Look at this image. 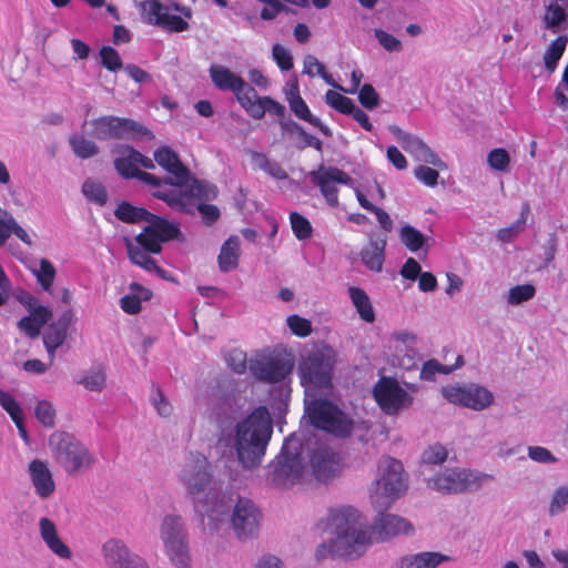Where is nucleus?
I'll return each instance as SVG.
<instances>
[{"instance_id": "obj_1", "label": "nucleus", "mask_w": 568, "mask_h": 568, "mask_svg": "<svg viewBox=\"0 0 568 568\" xmlns=\"http://www.w3.org/2000/svg\"><path fill=\"white\" fill-rule=\"evenodd\" d=\"M337 363V352L323 344L306 353L298 364V376L305 389V413L311 424L317 428L345 438L351 435L354 422L335 404L317 398V392L327 393L333 387V372Z\"/></svg>"}, {"instance_id": "obj_2", "label": "nucleus", "mask_w": 568, "mask_h": 568, "mask_svg": "<svg viewBox=\"0 0 568 568\" xmlns=\"http://www.w3.org/2000/svg\"><path fill=\"white\" fill-rule=\"evenodd\" d=\"M325 528L335 535L328 544L329 552L334 556L358 559L372 545V537L365 529L361 513L352 506L329 509Z\"/></svg>"}, {"instance_id": "obj_3", "label": "nucleus", "mask_w": 568, "mask_h": 568, "mask_svg": "<svg viewBox=\"0 0 568 568\" xmlns=\"http://www.w3.org/2000/svg\"><path fill=\"white\" fill-rule=\"evenodd\" d=\"M272 432L271 415L265 406L256 407L236 424L234 448L243 467L254 468L261 464Z\"/></svg>"}, {"instance_id": "obj_4", "label": "nucleus", "mask_w": 568, "mask_h": 568, "mask_svg": "<svg viewBox=\"0 0 568 568\" xmlns=\"http://www.w3.org/2000/svg\"><path fill=\"white\" fill-rule=\"evenodd\" d=\"M179 479L184 486L187 496L192 499L196 513L201 516L207 515L209 517L222 513L221 508H224L223 503L209 504L200 499V495L206 494L209 496L212 491L209 488L213 479L211 464L203 454L197 452L189 454L179 474Z\"/></svg>"}, {"instance_id": "obj_5", "label": "nucleus", "mask_w": 568, "mask_h": 568, "mask_svg": "<svg viewBox=\"0 0 568 568\" xmlns=\"http://www.w3.org/2000/svg\"><path fill=\"white\" fill-rule=\"evenodd\" d=\"M48 445L55 463L69 476H78L95 463L88 447L70 433L55 430L50 435Z\"/></svg>"}, {"instance_id": "obj_6", "label": "nucleus", "mask_w": 568, "mask_h": 568, "mask_svg": "<svg viewBox=\"0 0 568 568\" xmlns=\"http://www.w3.org/2000/svg\"><path fill=\"white\" fill-rule=\"evenodd\" d=\"M219 190L216 185L204 180H199L190 174V181L181 189L158 190L153 196L165 202L172 210L195 215V204L216 199Z\"/></svg>"}, {"instance_id": "obj_7", "label": "nucleus", "mask_w": 568, "mask_h": 568, "mask_svg": "<svg viewBox=\"0 0 568 568\" xmlns=\"http://www.w3.org/2000/svg\"><path fill=\"white\" fill-rule=\"evenodd\" d=\"M378 470L379 477L375 481L371 501L374 509L387 510L407 488L405 473L403 464L392 457L384 458Z\"/></svg>"}, {"instance_id": "obj_8", "label": "nucleus", "mask_w": 568, "mask_h": 568, "mask_svg": "<svg viewBox=\"0 0 568 568\" xmlns=\"http://www.w3.org/2000/svg\"><path fill=\"white\" fill-rule=\"evenodd\" d=\"M300 449L301 443L294 435L285 439L281 453L271 465L270 480L274 486L290 487L302 479L304 464Z\"/></svg>"}, {"instance_id": "obj_9", "label": "nucleus", "mask_w": 568, "mask_h": 568, "mask_svg": "<svg viewBox=\"0 0 568 568\" xmlns=\"http://www.w3.org/2000/svg\"><path fill=\"white\" fill-rule=\"evenodd\" d=\"M160 538L165 554L176 568H190L187 531L179 515H165L160 525Z\"/></svg>"}, {"instance_id": "obj_10", "label": "nucleus", "mask_w": 568, "mask_h": 568, "mask_svg": "<svg viewBox=\"0 0 568 568\" xmlns=\"http://www.w3.org/2000/svg\"><path fill=\"white\" fill-rule=\"evenodd\" d=\"M92 130L89 134L101 141L108 140H136L146 138L152 140L154 134L143 124L128 118L104 115L91 120Z\"/></svg>"}, {"instance_id": "obj_11", "label": "nucleus", "mask_w": 568, "mask_h": 568, "mask_svg": "<svg viewBox=\"0 0 568 568\" xmlns=\"http://www.w3.org/2000/svg\"><path fill=\"white\" fill-rule=\"evenodd\" d=\"M493 477L487 474H477L466 468H447L445 471L427 480L428 488L442 494H463L477 490L485 479Z\"/></svg>"}, {"instance_id": "obj_12", "label": "nucleus", "mask_w": 568, "mask_h": 568, "mask_svg": "<svg viewBox=\"0 0 568 568\" xmlns=\"http://www.w3.org/2000/svg\"><path fill=\"white\" fill-rule=\"evenodd\" d=\"M221 503L224 505V508H221L222 514H224L225 510L231 508V505H226L224 499H221L219 504ZM217 517L219 514H214L212 518ZM261 517V511L251 499L239 497L234 505H232L230 518L236 537L241 540L254 538L258 532Z\"/></svg>"}, {"instance_id": "obj_13", "label": "nucleus", "mask_w": 568, "mask_h": 568, "mask_svg": "<svg viewBox=\"0 0 568 568\" xmlns=\"http://www.w3.org/2000/svg\"><path fill=\"white\" fill-rule=\"evenodd\" d=\"M171 240L183 243L185 237L178 224L171 223L166 219L153 213L150 214L148 225L135 237L136 243L151 252V254H160L162 243Z\"/></svg>"}, {"instance_id": "obj_14", "label": "nucleus", "mask_w": 568, "mask_h": 568, "mask_svg": "<svg viewBox=\"0 0 568 568\" xmlns=\"http://www.w3.org/2000/svg\"><path fill=\"white\" fill-rule=\"evenodd\" d=\"M440 392L450 404L473 410H484L494 402V395L490 390L474 383L447 385L442 387Z\"/></svg>"}, {"instance_id": "obj_15", "label": "nucleus", "mask_w": 568, "mask_h": 568, "mask_svg": "<svg viewBox=\"0 0 568 568\" xmlns=\"http://www.w3.org/2000/svg\"><path fill=\"white\" fill-rule=\"evenodd\" d=\"M373 395L382 410L387 415H396L413 403V397L399 386L397 381L388 377H382L376 383Z\"/></svg>"}, {"instance_id": "obj_16", "label": "nucleus", "mask_w": 568, "mask_h": 568, "mask_svg": "<svg viewBox=\"0 0 568 568\" xmlns=\"http://www.w3.org/2000/svg\"><path fill=\"white\" fill-rule=\"evenodd\" d=\"M312 183L320 187L326 203L335 207L338 205V190L335 183L352 185L353 179L343 170L335 166H324L321 164L317 170L308 172Z\"/></svg>"}, {"instance_id": "obj_17", "label": "nucleus", "mask_w": 568, "mask_h": 568, "mask_svg": "<svg viewBox=\"0 0 568 568\" xmlns=\"http://www.w3.org/2000/svg\"><path fill=\"white\" fill-rule=\"evenodd\" d=\"M292 359L283 356H262L250 363L252 375L260 382L274 384L284 381L293 371Z\"/></svg>"}, {"instance_id": "obj_18", "label": "nucleus", "mask_w": 568, "mask_h": 568, "mask_svg": "<svg viewBox=\"0 0 568 568\" xmlns=\"http://www.w3.org/2000/svg\"><path fill=\"white\" fill-rule=\"evenodd\" d=\"M169 6L161 0H144L140 4L141 14L149 24L158 26L170 32H182L189 23L180 16L170 14Z\"/></svg>"}, {"instance_id": "obj_19", "label": "nucleus", "mask_w": 568, "mask_h": 568, "mask_svg": "<svg viewBox=\"0 0 568 568\" xmlns=\"http://www.w3.org/2000/svg\"><path fill=\"white\" fill-rule=\"evenodd\" d=\"M377 517L369 526L368 534L372 539L377 541H386L399 535H410L414 531V526L404 517L398 515L388 514L386 510L375 509Z\"/></svg>"}, {"instance_id": "obj_20", "label": "nucleus", "mask_w": 568, "mask_h": 568, "mask_svg": "<svg viewBox=\"0 0 568 568\" xmlns=\"http://www.w3.org/2000/svg\"><path fill=\"white\" fill-rule=\"evenodd\" d=\"M311 466L320 481L328 483L341 473L342 457L329 445L320 443L312 452Z\"/></svg>"}, {"instance_id": "obj_21", "label": "nucleus", "mask_w": 568, "mask_h": 568, "mask_svg": "<svg viewBox=\"0 0 568 568\" xmlns=\"http://www.w3.org/2000/svg\"><path fill=\"white\" fill-rule=\"evenodd\" d=\"M389 130L396 136L402 148L412 154L415 160L432 164L440 170L447 168L446 163L418 136L407 133L396 125H392Z\"/></svg>"}, {"instance_id": "obj_22", "label": "nucleus", "mask_w": 568, "mask_h": 568, "mask_svg": "<svg viewBox=\"0 0 568 568\" xmlns=\"http://www.w3.org/2000/svg\"><path fill=\"white\" fill-rule=\"evenodd\" d=\"M244 402L234 390H217L212 396V415L221 428L232 424L241 414Z\"/></svg>"}, {"instance_id": "obj_23", "label": "nucleus", "mask_w": 568, "mask_h": 568, "mask_svg": "<svg viewBox=\"0 0 568 568\" xmlns=\"http://www.w3.org/2000/svg\"><path fill=\"white\" fill-rule=\"evenodd\" d=\"M102 556L109 568H138L145 560L132 552L119 538H110L102 545Z\"/></svg>"}, {"instance_id": "obj_24", "label": "nucleus", "mask_w": 568, "mask_h": 568, "mask_svg": "<svg viewBox=\"0 0 568 568\" xmlns=\"http://www.w3.org/2000/svg\"><path fill=\"white\" fill-rule=\"evenodd\" d=\"M73 322V312L67 310L62 312L57 321L49 324L45 328L42 339L51 363L55 357V351L64 343L68 336V329Z\"/></svg>"}, {"instance_id": "obj_25", "label": "nucleus", "mask_w": 568, "mask_h": 568, "mask_svg": "<svg viewBox=\"0 0 568 568\" xmlns=\"http://www.w3.org/2000/svg\"><path fill=\"white\" fill-rule=\"evenodd\" d=\"M154 161L169 172L174 181V189L182 187L190 181V170L181 162L171 148L163 145L154 151Z\"/></svg>"}, {"instance_id": "obj_26", "label": "nucleus", "mask_w": 568, "mask_h": 568, "mask_svg": "<svg viewBox=\"0 0 568 568\" xmlns=\"http://www.w3.org/2000/svg\"><path fill=\"white\" fill-rule=\"evenodd\" d=\"M28 473L34 491L41 499H47L53 495L55 483L45 462L41 459L31 460Z\"/></svg>"}, {"instance_id": "obj_27", "label": "nucleus", "mask_w": 568, "mask_h": 568, "mask_svg": "<svg viewBox=\"0 0 568 568\" xmlns=\"http://www.w3.org/2000/svg\"><path fill=\"white\" fill-rule=\"evenodd\" d=\"M39 529L42 540L54 555L62 559H70L72 557L71 549L61 540L57 527L51 519L47 517L41 518L39 520Z\"/></svg>"}, {"instance_id": "obj_28", "label": "nucleus", "mask_w": 568, "mask_h": 568, "mask_svg": "<svg viewBox=\"0 0 568 568\" xmlns=\"http://www.w3.org/2000/svg\"><path fill=\"white\" fill-rule=\"evenodd\" d=\"M209 72L214 85L222 91L235 93L242 92L246 88V82L240 75L223 65L212 64Z\"/></svg>"}, {"instance_id": "obj_29", "label": "nucleus", "mask_w": 568, "mask_h": 568, "mask_svg": "<svg viewBox=\"0 0 568 568\" xmlns=\"http://www.w3.org/2000/svg\"><path fill=\"white\" fill-rule=\"evenodd\" d=\"M450 557L438 551H423L399 558L396 568H436Z\"/></svg>"}, {"instance_id": "obj_30", "label": "nucleus", "mask_w": 568, "mask_h": 568, "mask_svg": "<svg viewBox=\"0 0 568 568\" xmlns=\"http://www.w3.org/2000/svg\"><path fill=\"white\" fill-rule=\"evenodd\" d=\"M386 239L371 240L361 252L362 262L372 271L381 272L385 258Z\"/></svg>"}, {"instance_id": "obj_31", "label": "nucleus", "mask_w": 568, "mask_h": 568, "mask_svg": "<svg viewBox=\"0 0 568 568\" xmlns=\"http://www.w3.org/2000/svg\"><path fill=\"white\" fill-rule=\"evenodd\" d=\"M288 106L297 119L317 128L326 138H331L333 135L332 130L326 124H324L320 118L312 114L310 108L303 99L291 101Z\"/></svg>"}, {"instance_id": "obj_32", "label": "nucleus", "mask_w": 568, "mask_h": 568, "mask_svg": "<svg viewBox=\"0 0 568 568\" xmlns=\"http://www.w3.org/2000/svg\"><path fill=\"white\" fill-rule=\"evenodd\" d=\"M240 240L237 236L229 237L222 245L219 254V267L226 273L237 267Z\"/></svg>"}, {"instance_id": "obj_33", "label": "nucleus", "mask_w": 568, "mask_h": 568, "mask_svg": "<svg viewBox=\"0 0 568 568\" xmlns=\"http://www.w3.org/2000/svg\"><path fill=\"white\" fill-rule=\"evenodd\" d=\"M546 28L558 33L568 28V9L562 6L548 4L544 17Z\"/></svg>"}, {"instance_id": "obj_34", "label": "nucleus", "mask_w": 568, "mask_h": 568, "mask_svg": "<svg viewBox=\"0 0 568 568\" xmlns=\"http://www.w3.org/2000/svg\"><path fill=\"white\" fill-rule=\"evenodd\" d=\"M348 294L361 318L367 323L374 322L375 313L367 293L359 287L351 286Z\"/></svg>"}, {"instance_id": "obj_35", "label": "nucleus", "mask_w": 568, "mask_h": 568, "mask_svg": "<svg viewBox=\"0 0 568 568\" xmlns=\"http://www.w3.org/2000/svg\"><path fill=\"white\" fill-rule=\"evenodd\" d=\"M150 214L148 210L134 206L126 201L121 202L114 210L115 217L124 223L148 222Z\"/></svg>"}, {"instance_id": "obj_36", "label": "nucleus", "mask_w": 568, "mask_h": 568, "mask_svg": "<svg viewBox=\"0 0 568 568\" xmlns=\"http://www.w3.org/2000/svg\"><path fill=\"white\" fill-rule=\"evenodd\" d=\"M69 145L73 153L82 160L93 158L99 153V146L82 134H71Z\"/></svg>"}, {"instance_id": "obj_37", "label": "nucleus", "mask_w": 568, "mask_h": 568, "mask_svg": "<svg viewBox=\"0 0 568 568\" xmlns=\"http://www.w3.org/2000/svg\"><path fill=\"white\" fill-rule=\"evenodd\" d=\"M567 43L568 36H559L554 41H551V43L547 48L544 54V63L545 68L549 72H554L556 70L558 61L564 54Z\"/></svg>"}, {"instance_id": "obj_38", "label": "nucleus", "mask_w": 568, "mask_h": 568, "mask_svg": "<svg viewBox=\"0 0 568 568\" xmlns=\"http://www.w3.org/2000/svg\"><path fill=\"white\" fill-rule=\"evenodd\" d=\"M399 240L409 251L417 252L426 246L428 239L412 225L406 224L399 231Z\"/></svg>"}, {"instance_id": "obj_39", "label": "nucleus", "mask_w": 568, "mask_h": 568, "mask_svg": "<svg viewBox=\"0 0 568 568\" xmlns=\"http://www.w3.org/2000/svg\"><path fill=\"white\" fill-rule=\"evenodd\" d=\"M252 159L254 164L270 176L276 180H286L288 178L282 165L276 161H271L265 154L255 152Z\"/></svg>"}, {"instance_id": "obj_40", "label": "nucleus", "mask_w": 568, "mask_h": 568, "mask_svg": "<svg viewBox=\"0 0 568 568\" xmlns=\"http://www.w3.org/2000/svg\"><path fill=\"white\" fill-rule=\"evenodd\" d=\"M83 195L91 202L103 206L108 201V191L105 186L93 179H87L82 184Z\"/></svg>"}, {"instance_id": "obj_41", "label": "nucleus", "mask_w": 568, "mask_h": 568, "mask_svg": "<svg viewBox=\"0 0 568 568\" xmlns=\"http://www.w3.org/2000/svg\"><path fill=\"white\" fill-rule=\"evenodd\" d=\"M39 268H33L32 274L37 277L38 283L45 292H51V287L55 277V268L53 264L47 260L41 258Z\"/></svg>"}, {"instance_id": "obj_42", "label": "nucleus", "mask_w": 568, "mask_h": 568, "mask_svg": "<svg viewBox=\"0 0 568 568\" xmlns=\"http://www.w3.org/2000/svg\"><path fill=\"white\" fill-rule=\"evenodd\" d=\"M528 211H529V205L525 204L523 213H521V217L517 222L511 224L510 226L498 230V232L496 234L497 240L503 243H509V242L514 241V239L517 237L523 230V225L526 222L525 214Z\"/></svg>"}, {"instance_id": "obj_43", "label": "nucleus", "mask_w": 568, "mask_h": 568, "mask_svg": "<svg viewBox=\"0 0 568 568\" xmlns=\"http://www.w3.org/2000/svg\"><path fill=\"white\" fill-rule=\"evenodd\" d=\"M36 418L44 427H53L55 423V409L48 400H39L34 408Z\"/></svg>"}, {"instance_id": "obj_44", "label": "nucleus", "mask_w": 568, "mask_h": 568, "mask_svg": "<svg viewBox=\"0 0 568 568\" xmlns=\"http://www.w3.org/2000/svg\"><path fill=\"white\" fill-rule=\"evenodd\" d=\"M291 225L294 235L298 240L310 239L313 232L310 221L297 212H292L290 215Z\"/></svg>"}, {"instance_id": "obj_45", "label": "nucleus", "mask_w": 568, "mask_h": 568, "mask_svg": "<svg viewBox=\"0 0 568 568\" xmlns=\"http://www.w3.org/2000/svg\"><path fill=\"white\" fill-rule=\"evenodd\" d=\"M448 452L439 443L428 446L422 454V463L427 465H440L447 459Z\"/></svg>"}, {"instance_id": "obj_46", "label": "nucleus", "mask_w": 568, "mask_h": 568, "mask_svg": "<svg viewBox=\"0 0 568 568\" xmlns=\"http://www.w3.org/2000/svg\"><path fill=\"white\" fill-rule=\"evenodd\" d=\"M101 64L111 72H116L123 68L119 52L109 45L100 50Z\"/></svg>"}, {"instance_id": "obj_47", "label": "nucleus", "mask_w": 568, "mask_h": 568, "mask_svg": "<svg viewBox=\"0 0 568 568\" xmlns=\"http://www.w3.org/2000/svg\"><path fill=\"white\" fill-rule=\"evenodd\" d=\"M79 383L89 390L99 392L105 385V374L101 368L91 369L82 376Z\"/></svg>"}, {"instance_id": "obj_48", "label": "nucleus", "mask_w": 568, "mask_h": 568, "mask_svg": "<svg viewBox=\"0 0 568 568\" xmlns=\"http://www.w3.org/2000/svg\"><path fill=\"white\" fill-rule=\"evenodd\" d=\"M325 102L343 114H347L355 104L352 99L332 90L326 92Z\"/></svg>"}, {"instance_id": "obj_49", "label": "nucleus", "mask_w": 568, "mask_h": 568, "mask_svg": "<svg viewBox=\"0 0 568 568\" xmlns=\"http://www.w3.org/2000/svg\"><path fill=\"white\" fill-rule=\"evenodd\" d=\"M536 290L530 284L517 285L509 290L508 303L511 305H518L529 301L534 297Z\"/></svg>"}, {"instance_id": "obj_50", "label": "nucleus", "mask_w": 568, "mask_h": 568, "mask_svg": "<svg viewBox=\"0 0 568 568\" xmlns=\"http://www.w3.org/2000/svg\"><path fill=\"white\" fill-rule=\"evenodd\" d=\"M487 162L491 169L505 172L509 169L510 156L505 149L498 148L488 153Z\"/></svg>"}, {"instance_id": "obj_51", "label": "nucleus", "mask_w": 568, "mask_h": 568, "mask_svg": "<svg viewBox=\"0 0 568 568\" xmlns=\"http://www.w3.org/2000/svg\"><path fill=\"white\" fill-rule=\"evenodd\" d=\"M0 406L10 415L13 422H19L23 417V412L19 403L8 392L0 389Z\"/></svg>"}, {"instance_id": "obj_52", "label": "nucleus", "mask_w": 568, "mask_h": 568, "mask_svg": "<svg viewBox=\"0 0 568 568\" xmlns=\"http://www.w3.org/2000/svg\"><path fill=\"white\" fill-rule=\"evenodd\" d=\"M124 244L126 247L128 257L133 264L138 266H143L145 261L150 258V252L140 244H133V242L129 237H124Z\"/></svg>"}, {"instance_id": "obj_53", "label": "nucleus", "mask_w": 568, "mask_h": 568, "mask_svg": "<svg viewBox=\"0 0 568 568\" xmlns=\"http://www.w3.org/2000/svg\"><path fill=\"white\" fill-rule=\"evenodd\" d=\"M358 100L367 110H373L379 105V94L376 92L374 87L368 83H365L359 89Z\"/></svg>"}, {"instance_id": "obj_54", "label": "nucleus", "mask_w": 568, "mask_h": 568, "mask_svg": "<svg viewBox=\"0 0 568 568\" xmlns=\"http://www.w3.org/2000/svg\"><path fill=\"white\" fill-rule=\"evenodd\" d=\"M286 323L292 333L296 336L306 337L312 333L311 322L298 315H290L286 320Z\"/></svg>"}, {"instance_id": "obj_55", "label": "nucleus", "mask_w": 568, "mask_h": 568, "mask_svg": "<svg viewBox=\"0 0 568 568\" xmlns=\"http://www.w3.org/2000/svg\"><path fill=\"white\" fill-rule=\"evenodd\" d=\"M272 57L282 71H288L293 68V57L283 45L275 43L272 47Z\"/></svg>"}, {"instance_id": "obj_56", "label": "nucleus", "mask_w": 568, "mask_h": 568, "mask_svg": "<svg viewBox=\"0 0 568 568\" xmlns=\"http://www.w3.org/2000/svg\"><path fill=\"white\" fill-rule=\"evenodd\" d=\"M568 508V487H559L552 495L549 514L556 516Z\"/></svg>"}, {"instance_id": "obj_57", "label": "nucleus", "mask_w": 568, "mask_h": 568, "mask_svg": "<svg viewBox=\"0 0 568 568\" xmlns=\"http://www.w3.org/2000/svg\"><path fill=\"white\" fill-rule=\"evenodd\" d=\"M225 362L237 374H243L246 371V354L241 349L230 351L225 355Z\"/></svg>"}, {"instance_id": "obj_58", "label": "nucleus", "mask_w": 568, "mask_h": 568, "mask_svg": "<svg viewBox=\"0 0 568 568\" xmlns=\"http://www.w3.org/2000/svg\"><path fill=\"white\" fill-rule=\"evenodd\" d=\"M375 38L378 40L379 44L388 52H399L403 48L402 42L395 38L393 34L382 30H374Z\"/></svg>"}, {"instance_id": "obj_59", "label": "nucleus", "mask_w": 568, "mask_h": 568, "mask_svg": "<svg viewBox=\"0 0 568 568\" xmlns=\"http://www.w3.org/2000/svg\"><path fill=\"white\" fill-rule=\"evenodd\" d=\"M199 212L202 222L210 226L214 224L221 216V211L216 205L207 203L195 204V213Z\"/></svg>"}, {"instance_id": "obj_60", "label": "nucleus", "mask_w": 568, "mask_h": 568, "mask_svg": "<svg viewBox=\"0 0 568 568\" xmlns=\"http://www.w3.org/2000/svg\"><path fill=\"white\" fill-rule=\"evenodd\" d=\"M151 403L156 409L158 414L162 417L171 416L173 407L171 403L165 398L160 388H155L151 397Z\"/></svg>"}, {"instance_id": "obj_61", "label": "nucleus", "mask_w": 568, "mask_h": 568, "mask_svg": "<svg viewBox=\"0 0 568 568\" xmlns=\"http://www.w3.org/2000/svg\"><path fill=\"white\" fill-rule=\"evenodd\" d=\"M415 178L427 186H435L438 182V171L426 166L419 165L414 170Z\"/></svg>"}, {"instance_id": "obj_62", "label": "nucleus", "mask_w": 568, "mask_h": 568, "mask_svg": "<svg viewBox=\"0 0 568 568\" xmlns=\"http://www.w3.org/2000/svg\"><path fill=\"white\" fill-rule=\"evenodd\" d=\"M114 168L125 179H136L138 172L141 171L124 155L114 160Z\"/></svg>"}, {"instance_id": "obj_63", "label": "nucleus", "mask_w": 568, "mask_h": 568, "mask_svg": "<svg viewBox=\"0 0 568 568\" xmlns=\"http://www.w3.org/2000/svg\"><path fill=\"white\" fill-rule=\"evenodd\" d=\"M19 329L24 332L30 338H37L40 335L41 327L31 316H24L17 323Z\"/></svg>"}, {"instance_id": "obj_64", "label": "nucleus", "mask_w": 568, "mask_h": 568, "mask_svg": "<svg viewBox=\"0 0 568 568\" xmlns=\"http://www.w3.org/2000/svg\"><path fill=\"white\" fill-rule=\"evenodd\" d=\"M528 456L532 460L544 464L555 463L557 460L550 450L540 446H530L528 448Z\"/></svg>"}]
</instances>
